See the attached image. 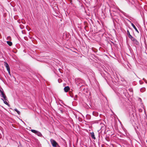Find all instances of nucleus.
Segmentation results:
<instances>
[{
  "mask_svg": "<svg viewBox=\"0 0 147 147\" xmlns=\"http://www.w3.org/2000/svg\"><path fill=\"white\" fill-rule=\"evenodd\" d=\"M78 97V96L77 95H75V97L76 98H77Z\"/></svg>",
  "mask_w": 147,
  "mask_h": 147,
  "instance_id": "a878e982",
  "label": "nucleus"
},
{
  "mask_svg": "<svg viewBox=\"0 0 147 147\" xmlns=\"http://www.w3.org/2000/svg\"><path fill=\"white\" fill-rule=\"evenodd\" d=\"M131 25L133 27V28L135 29L136 31L139 33L138 30L137 29L134 25L133 23H131Z\"/></svg>",
  "mask_w": 147,
  "mask_h": 147,
  "instance_id": "6e6552de",
  "label": "nucleus"
},
{
  "mask_svg": "<svg viewBox=\"0 0 147 147\" xmlns=\"http://www.w3.org/2000/svg\"><path fill=\"white\" fill-rule=\"evenodd\" d=\"M7 44L9 45V41H8L7 42Z\"/></svg>",
  "mask_w": 147,
  "mask_h": 147,
  "instance_id": "393cba45",
  "label": "nucleus"
},
{
  "mask_svg": "<svg viewBox=\"0 0 147 147\" xmlns=\"http://www.w3.org/2000/svg\"><path fill=\"white\" fill-rule=\"evenodd\" d=\"M127 34L128 36V37L131 35H130V32H129V30H127Z\"/></svg>",
  "mask_w": 147,
  "mask_h": 147,
  "instance_id": "f3484780",
  "label": "nucleus"
},
{
  "mask_svg": "<svg viewBox=\"0 0 147 147\" xmlns=\"http://www.w3.org/2000/svg\"><path fill=\"white\" fill-rule=\"evenodd\" d=\"M90 136H91V138H92L94 139V140H95L96 138L95 137V135H94V132H92L90 133Z\"/></svg>",
  "mask_w": 147,
  "mask_h": 147,
  "instance_id": "423d86ee",
  "label": "nucleus"
},
{
  "mask_svg": "<svg viewBox=\"0 0 147 147\" xmlns=\"http://www.w3.org/2000/svg\"><path fill=\"white\" fill-rule=\"evenodd\" d=\"M86 117L88 119H90V116L89 115H87L86 116Z\"/></svg>",
  "mask_w": 147,
  "mask_h": 147,
  "instance_id": "6ab92c4d",
  "label": "nucleus"
},
{
  "mask_svg": "<svg viewBox=\"0 0 147 147\" xmlns=\"http://www.w3.org/2000/svg\"><path fill=\"white\" fill-rule=\"evenodd\" d=\"M143 80L147 84V81L144 78H143Z\"/></svg>",
  "mask_w": 147,
  "mask_h": 147,
  "instance_id": "412c9836",
  "label": "nucleus"
},
{
  "mask_svg": "<svg viewBox=\"0 0 147 147\" xmlns=\"http://www.w3.org/2000/svg\"><path fill=\"white\" fill-rule=\"evenodd\" d=\"M76 82V84L78 86H81L80 85V84H82L83 82V80H82L80 78H78L75 79Z\"/></svg>",
  "mask_w": 147,
  "mask_h": 147,
  "instance_id": "f03ea898",
  "label": "nucleus"
},
{
  "mask_svg": "<svg viewBox=\"0 0 147 147\" xmlns=\"http://www.w3.org/2000/svg\"><path fill=\"white\" fill-rule=\"evenodd\" d=\"M145 90V88H142L140 89V91L141 92H143Z\"/></svg>",
  "mask_w": 147,
  "mask_h": 147,
  "instance_id": "a211bd4d",
  "label": "nucleus"
},
{
  "mask_svg": "<svg viewBox=\"0 0 147 147\" xmlns=\"http://www.w3.org/2000/svg\"><path fill=\"white\" fill-rule=\"evenodd\" d=\"M4 65L6 67L8 73H9V65L7 63L4 62Z\"/></svg>",
  "mask_w": 147,
  "mask_h": 147,
  "instance_id": "20e7f679",
  "label": "nucleus"
},
{
  "mask_svg": "<svg viewBox=\"0 0 147 147\" xmlns=\"http://www.w3.org/2000/svg\"><path fill=\"white\" fill-rule=\"evenodd\" d=\"M92 114L93 115L95 116H97L98 115V113L96 111H93V112Z\"/></svg>",
  "mask_w": 147,
  "mask_h": 147,
  "instance_id": "1a4fd4ad",
  "label": "nucleus"
},
{
  "mask_svg": "<svg viewBox=\"0 0 147 147\" xmlns=\"http://www.w3.org/2000/svg\"><path fill=\"white\" fill-rule=\"evenodd\" d=\"M50 142L53 147H56L57 146H59L58 143L54 140L52 139H51Z\"/></svg>",
  "mask_w": 147,
  "mask_h": 147,
  "instance_id": "f257e3e1",
  "label": "nucleus"
},
{
  "mask_svg": "<svg viewBox=\"0 0 147 147\" xmlns=\"http://www.w3.org/2000/svg\"><path fill=\"white\" fill-rule=\"evenodd\" d=\"M129 38H130L132 41L134 40L135 39V38H134L131 35L129 36Z\"/></svg>",
  "mask_w": 147,
  "mask_h": 147,
  "instance_id": "4468645a",
  "label": "nucleus"
},
{
  "mask_svg": "<svg viewBox=\"0 0 147 147\" xmlns=\"http://www.w3.org/2000/svg\"><path fill=\"white\" fill-rule=\"evenodd\" d=\"M134 43L136 45H138V42L137 41L136 39H135L133 41Z\"/></svg>",
  "mask_w": 147,
  "mask_h": 147,
  "instance_id": "9b49d317",
  "label": "nucleus"
},
{
  "mask_svg": "<svg viewBox=\"0 0 147 147\" xmlns=\"http://www.w3.org/2000/svg\"><path fill=\"white\" fill-rule=\"evenodd\" d=\"M1 138V137H0V138Z\"/></svg>",
  "mask_w": 147,
  "mask_h": 147,
  "instance_id": "cd10ccee",
  "label": "nucleus"
},
{
  "mask_svg": "<svg viewBox=\"0 0 147 147\" xmlns=\"http://www.w3.org/2000/svg\"><path fill=\"white\" fill-rule=\"evenodd\" d=\"M131 115H132V116H133V117H131V119H132L133 120L134 119V115L133 113H132V114Z\"/></svg>",
  "mask_w": 147,
  "mask_h": 147,
  "instance_id": "aec40b11",
  "label": "nucleus"
},
{
  "mask_svg": "<svg viewBox=\"0 0 147 147\" xmlns=\"http://www.w3.org/2000/svg\"><path fill=\"white\" fill-rule=\"evenodd\" d=\"M99 126L100 127V129L103 130L105 128V125L102 123H100V124H99Z\"/></svg>",
  "mask_w": 147,
  "mask_h": 147,
  "instance_id": "7ed1b4c3",
  "label": "nucleus"
},
{
  "mask_svg": "<svg viewBox=\"0 0 147 147\" xmlns=\"http://www.w3.org/2000/svg\"><path fill=\"white\" fill-rule=\"evenodd\" d=\"M0 92L1 93V95H2L1 96L2 97H3V98H4V99L5 100L6 96H5V95L4 94L3 91L2 90H1L0 89Z\"/></svg>",
  "mask_w": 147,
  "mask_h": 147,
  "instance_id": "39448f33",
  "label": "nucleus"
},
{
  "mask_svg": "<svg viewBox=\"0 0 147 147\" xmlns=\"http://www.w3.org/2000/svg\"><path fill=\"white\" fill-rule=\"evenodd\" d=\"M2 99L3 100L4 103L5 104H6V105H8V103L6 101L7 100L6 97V99L5 100L4 98H3V99Z\"/></svg>",
  "mask_w": 147,
  "mask_h": 147,
  "instance_id": "ddd939ff",
  "label": "nucleus"
},
{
  "mask_svg": "<svg viewBox=\"0 0 147 147\" xmlns=\"http://www.w3.org/2000/svg\"><path fill=\"white\" fill-rule=\"evenodd\" d=\"M120 11L121 12L123 15H125V13L123 12V11H122L121 10H120Z\"/></svg>",
  "mask_w": 147,
  "mask_h": 147,
  "instance_id": "4be33fe9",
  "label": "nucleus"
},
{
  "mask_svg": "<svg viewBox=\"0 0 147 147\" xmlns=\"http://www.w3.org/2000/svg\"><path fill=\"white\" fill-rule=\"evenodd\" d=\"M59 110L60 111V112L61 113H63V109L62 108H61V107L59 108Z\"/></svg>",
  "mask_w": 147,
  "mask_h": 147,
  "instance_id": "2eb2a0df",
  "label": "nucleus"
},
{
  "mask_svg": "<svg viewBox=\"0 0 147 147\" xmlns=\"http://www.w3.org/2000/svg\"><path fill=\"white\" fill-rule=\"evenodd\" d=\"M140 84H142L143 83V82L141 81H140Z\"/></svg>",
  "mask_w": 147,
  "mask_h": 147,
  "instance_id": "b1692460",
  "label": "nucleus"
},
{
  "mask_svg": "<svg viewBox=\"0 0 147 147\" xmlns=\"http://www.w3.org/2000/svg\"><path fill=\"white\" fill-rule=\"evenodd\" d=\"M36 135H37L38 136L40 137H42V134L40 132L38 131L37 133V134Z\"/></svg>",
  "mask_w": 147,
  "mask_h": 147,
  "instance_id": "9d476101",
  "label": "nucleus"
},
{
  "mask_svg": "<svg viewBox=\"0 0 147 147\" xmlns=\"http://www.w3.org/2000/svg\"><path fill=\"white\" fill-rule=\"evenodd\" d=\"M31 131L32 132H33V133H34V134H37V132H38V131H36V130H34V129H31Z\"/></svg>",
  "mask_w": 147,
  "mask_h": 147,
  "instance_id": "f8f14e48",
  "label": "nucleus"
},
{
  "mask_svg": "<svg viewBox=\"0 0 147 147\" xmlns=\"http://www.w3.org/2000/svg\"><path fill=\"white\" fill-rule=\"evenodd\" d=\"M9 75H11L10 74H9Z\"/></svg>",
  "mask_w": 147,
  "mask_h": 147,
  "instance_id": "bb28decb",
  "label": "nucleus"
},
{
  "mask_svg": "<svg viewBox=\"0 0 147 147\" xmlns=\"http://www.w3.org/2000/svg\"><path fill=\"white\" fill-rule=\"evenodd\" d=\"M12 45V42H11V41H10V46H11Z\"/></svg>",
  "mask_w": 147,
  "mask_h": 147,
  "instance_id": "5701e85b",
  "label": "nucleus"
},
{
  "mask_svg": "<svg viewBox=\"0 0 147 147\" xmlns=\"http://www.w3.org/2000/svg\"><path fill=\"white\" fill-rule=\"evenodd\" d=\"M15 111H16L18 114L20 115V112L18 110L16 109H14Z\"/></svg>",
  "mask_w": 147,
  "mask_h": 147,
  "instance_id": "dca6fc26",
  "label": "nucleus"
},
{
  "mask_svg": "<svg viewBox=\"0 0 147 147\" xmlns=\"http://www.w3.org/2000/svg\"><path fill=\"white\" fill-rule=\"evenodd\" d=\"M69 89V88L68 86L65 87L64 89V91L65 92H67Z\"/></svg>",
  "mask_w": 147,
  "mask_h": 147,
  "instance_id": "0eeeda50",
  "label": "nucleus"
}]
</instances>
